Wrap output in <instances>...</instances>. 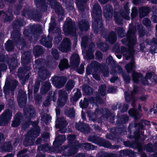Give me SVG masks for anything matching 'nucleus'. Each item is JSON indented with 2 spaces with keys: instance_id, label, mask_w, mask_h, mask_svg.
<instances>
[{
  "instance_id": "1",
  "label": "nucleus",
  "mask_w": 157,
  "mask_h": 157,
  "mask_svg": "<svg viewBox=\"0 0 157 157\" xmlns=\"http://www.w3.org/2000/svg\"><path fill=\"white\" fill-rule=\"evenodd\" d=\"M91 15L92 18L93 19L92 27L94 33L97 34L99 32H100L104 34V37L107 41L111 44H114L117 39V34L113 31H111L109 33L107 31H105L102 18V10L98 3H95L93 5Z\"/></svg>"
},
{
  "instance_id": "2",
  "label": "nucleus",
  "mask_w": 157,
  "mask_h": 157,
  "mask_svg": "<svg viewBox=\"0 0 157 157\" xmlns=\"http://www.w3.org/2000/svg\"><path fill=\"white\" fill-rule=\"evenodd\" d=\"M115 30L119 37L122 38L126 36L121 40L122 44L128 46L129 49H133L134 46L137 43V39L135 35L136 27L134 26L131 27L126 34L124 29L122 27H117L115 28Z\"/></svg>"
},
{
  "instance_id": "3",
  "label": "nucleus",
  "mask_w": 157,
  "mask_h": 157,
  "mask_svg": "<svg viewBox=\"0 0 157 157\" xmlns=\"http://www.w3.org/2000/svg\"><path fill=\"white\" fill-rule=\"evenodd\" d=\"M51 75L48 71L44 67L41 66L39 68L38 77L35 81L33 92L34 94L37 93L40 86V83L47 78H48Z\"/></svg>"
},
{
  "instance_id": "4",
  "label": "nucleus",
  "mask_w": 157,
  "mask_h": 157,
  "mask_svg": "<svg viewBox=\"0 0 157 157\" xmlns=\"http://www.w3.org/2000/svg\"><path fill=\"white\" fill-rule=\"evenodd\" d=\"M31 54L30 52L27 51L25 52L22 55L21 58V64L23 67H21L18 69V77L20 75L22 76L26 73L27 71L30 70V67L27 66V65L30 63Z\"/></svg>"
},
{
  "instance_id": "5",
  "label": "nucleus",
  "mask_w": 157,
  "mask_h": 157,
  "mask_svg": "<svg viewBox=\"0 0 157 157\" xmlns=\"http://www.w3.org/2000/svg\"><path fill=\"white\" fill-rule=\"evenodd\" d=\"M17 57L15 55L9 57L7 54H0V63L6 62L8 65L10 71L14 70L18 67Z\"/></svg>"
},
{
  "instance_id": "6",
  "label": "nucleus",
  "mask_w": 157,
  "mask_h": 157,
  "mask_svg": "<svg viewBox=\"0 0 157 157\" xmlns=\"http://www.w3.org/2000/svg\"><path fill=\"white\" fill-rule=\"evenodd\" d=\"M74 24L72 20L68 21L66 22L63 26V31L66 36H72L77 38L76 33L74 30Z\"/></svg>"
},
{
  "instance_id": "7",
  "label": "nucleus",
  "mask_w": 157,
  "mask_h": 157,
  "mask_svg": "<svg viewBox=\"0 0 157 157\" xmlns=\"http://www.w3.org/2000/svg\"><path fill=\"white\" fill-rule=\"evenodd\" d=\"M52 85L57 89L63 87L67 80V78L63 76H56L51 78Z\"/></svg>"
},
{
  "instance_id": "8",
  "label": "nucleus",
  "mask_w": 157,
  "mask_h": 157,
  "mask_svg": "<svg viewBox=\"0 0 157 157\" xmlns=\"http://www.w3.org/2000/svg\"><path fill=\"white\" fill-rule=\"evenodd\" d=\"M39 32V28L33 24L25 29L23 32V34L24 37L26 39H31L32 37V36L35 35Z\"/></svg>"
},
{
  "instance_id": "9",
  "label": "nucleus",
  "mask_w": 157,
  "mask_h": 157,
  "mask_svg": "<svg viewBox=\"0 0 157 157\" xmlns=\"http://www.w3.org/2000/svg\"><path fill=\"white\" fill-rule=\"evenodd\" d=\"M12 111L7 109L0 116V125L3 126L7 124L12 116Z\"/></svg>"
},
{
  "instance_id": "10",
  "label": "nucleus",
  "mask_w": 157,
  "mask_h": 157,
  "mask_svg": "<svg viewBox=\"0 0 157 157\" xmlns=\"http://www.w3.org/2000/svg\"><path fill=\"white\" fill-rule=\"evenodd\" d=\"M25 116L29 120L25 121L28 126L32 125V121H30L31 118L34 117L36 116V111L34 108L32 106H30L24 109Z\"/></svg>"
},
{
  "instance_id": "11",
  "label": "nucleus",
  "mask_w": 157,
  "mask_h": 157,
  "mask_svg": "<svg viewBox=\"0 0 157 157\" xmlns=\"http://www.w3.org/2000/svg\"><path fill=\"white\" fill-rule=\"evenodd\" d=\"M140 78L141 79V82L144 85H148L149 82L148 80L144 78L143 74L140 72H138L134 71L132 74V79L133 82L138 83L140 82Z\"/></svg>"
},
{
  "instance_id": "12",
  "label": "nucleus",
  "mask_w": 157,
  "mask_h": 157,
  "mask_svg": "<svg viewBox=\"0 0 157 157\" xmlns=\"http://www.w3.org/2000/svg\"><path fill=\"white\" fill-rule=\"evenodd\" d=\"M51 8L54 10L58 15H61L63 13V10L61 4L56 0H48Z\"/></svg>"
},
{
  "instance_id": "13",
  "label": "nucleus",
  "mask_w": 157,
  "mask_h": 157,
  "mask_svg": "<svg viewBox=\"0 0 157 157\" xmlns=\"http://www.w3.org/2000/svg\"><path fill=\"white\" fill-rule=\"evenodd\" d=\"M71 48V42L70 39L67 37L63 39L59 47V50L62 52H67Z\"/></svg>"
},
{
  "instance_id": "14",
  "label": "nucleus",
  "mask_w": 157,
  "mask_h": 157,
  "mask_svg": "<svg viewBox=\"0 0 157 157\" xmlns=\"http://www.w3.org/2000/svg\"><path fill=\"white\" fill-rule=\"evenodd\" d=\"M59 97L57 101V104L59 107H62L65 105L67 99L66 92L62 90L59 92Z\"/></svg>"
},
{
  "instance_id": "15",
  "label": "nucleus",
  "mask_w": 157,
  "mask_h": 157,
  "mask_svg": "<svg viewBox=\"0 0 157 157\" xmlns=\"http://www.w3.org/2000/svg\"><path fill=\"white\" fill-rule=\"evenodd\" d=\"M124 99L126 102L131 105L133 108H135L136 106V99L135 96L133 94H129L128 92L126 91L124 94Z\"/></svg>"
},
{
  "instance_id": "16",
  "label": "nucleus",
  "mask_w": 157,
  "mask_h": 157,
  "mask_svg": "<svg viewBox=\"0 0 157 157\" xmlns=\"http://www.w3.org/2000/svg\"><path fill=\"white\" fill-rule=\"evenodd\" d=\"M75 127L77 129L85 134H88L90 132V128L88 124L85 123H76Z\"/></svg>"
},
{
  "instance_id": "17",
  "label": "nucleus",
  "mask_w": 157,
  "mask_h": 157,
  "mask_svg": "<svg viewBox=\"0 0 157 157\" xmlns=\"http://www.w3.org/2000/svg\"><path fill=\"white\" fill-rule=\"evenodd\" d=\"M113 14V7L110 5H106L103 7V14L105 18L109 20L112 18Z\"/></svg>"
},
{
  "instance_id": "18",
  "label": "nucleus",
  "mask_w": 157,
  "mask_h": 157,
  "mask_svg": "<svg viewBox=\"0 0 157 157\" xmlns=\"http://www.w3.org/2000/svg\"><path fill=\"white\" fill-rule=\"evenodd\" d=\"M36 7L40 11L46 12L48 10V5L45 0H34Z\"/></svg>"
},
{
  "instance_id": "19",
  "label": "nucleus",
  "mask_w": 157,
  "mask_h": 157,
  "mask_svg": "<svg viewBox=\"0 0 157 157\" xmlns=\"http://www.w3.org/2000/svg\"><path fill=\"white\" fill-rule=\"evenodd\" d=\"M17 100L19 106L23 105V104H26L27 100V96L24 92L21 90L18 92L17 97Z\"/></svg>"
},
{
  "instance_id": "20",
  "label": "nucleus",
  "mask_w": 157,
  "mask_h": 157,
  "mask_svg": "<svg viewBox=\"0 0 157 157\" xmlns=\"http://www.w3.org/2000/svg\"><path fill=\"white\" fill-rule=\"evenodd\" d=\"M23 118L22 114L19 112L17 113L15 115L13 120V121L11 126L12 127L16 128L19 126L21 123Z\"/></svg>"
},
{
  "instance_id": "21",
  "label": "nucleus",
  "mask_w": 157,
  "mask_h": 157,
  "mask_svg": "<svg viewBox=\"0 0 157 157\" xmlns=\"http://www.w3.org/2000/svg\"><path fill=\"white\" fill-rule=\"evenodd\" d=\"M41 86L40 88V92L42 94H44L48 92L52 88V86L49 81H47L45 82H41Z\"/></svg>"
},
{
  "instance_id": "22",
  "label": "nucleus",
  "mask_w": 157,
  "mask_h": 157,
  "mask_svg": "<svg viewBox=\"0 0 157 157\" xmlns=\"http://www.w3.org/2000/svg\"><path fill=\"white\" fill-rule=\"evenodd\" d=\"M80 59L78 54L75 53L71 57L70 64L72 67H78L80 63Z\"/></svg>"
},
{
  "instance_id": "23",
  "label": "nucleus",
  "mask_w": 157,
  "mask_h": 157,
  "mask_svg": "<svg viewBox=\"0 0 157 157\" xmlns=\"http://www.w3.org/2000/svg\"><path fill=\"white\" fill-rule=\"evenodd\" d=\"M57 121L58 123L56 125V128L59 129L61 133H64L65 131H63L62 130L63 128L66 127L67 125V121L62 117L58 118Z\"/></svg>"
},
{
  "instance_id": "24",
  "label": "nucleus",
  "mask_w": 157,
  "mask_h": 157,
  "mask_svg": "<svg viewBox=\"0 0 157 157\" xmlns=\"http://www.w3.org/2000/svg\"><path fill=\"white\" fill-rule=\"evenodd\" d=\"M66 140V137L64 135H62L57 137L53 142L54 147L58 148L61 146L63 143Z\"/></svg>"
},
{
  "instance_id": "25",
  "label": "nucleus",
  "mask_w": 157,
  "mask_h": 157,
  "mask_svg": "<svg viewBox=\"0 0 157 157\" xmlns=\"http://www.w3.org/2000/svg\"><path fill=\"white\" fill-rule=\"evenodd\" d=\"M78 27L81 31H87L90 28L89 22L86 20L82 19L79 22Z\"/></svg>"
},
{
  "instance_id": "26",
  "label": "nucleus",
  "mask_w": 157,
  "mask_h": 157,
  "mask_svg": "<svg viewBox=\"0 0 157 157\" xmlns=\"http://www.w3.org/2000/svg\"><path fill=\"white\" fill-rule=\"evenodd\" d=\"M117 120L116 124L119 126H121L127 123L129 120V117L127 115L123 114L117 116Z\"/></svg>"
},
{
  "instance_id": "27",
  "label": "nucleus",
  "mask_w": 157,
  "mask_h": 157,
  "mask_svg": "<svg viewBox=\"0 0 157 157\" xmlns=\"http://www.w3.org/2000/svg\"><path fill=\"white\" fill-rule=\"evenodd\" d=\"M19 29L13 28V31L11 32V37L12 40L15 43L21 37Z\"/></svg>"
},
{
  "instance_id": "28",
  "label": "nucleus",
  "mask_w": 157,
  "mask_h": 157,
  "mask_svg": "<svg viewBox=\"0 0 157 157\" xmlns=\"http://www.w3.org/2000/svg\"><path fill=\"white\" fill-rule=\"evenodd\" d=\"M82 90L84 96H90L92 95L94 90L92 87L90 86L88 84H86L82 85Z\"/></svg>"
},
{
  "instance_id": "29",
  "label": "nucleus",
  "mask_w": 157,
  "mask_h": 157,
  "mask_svg": "<svg viewBox=\"0 0 157 157\" xmlns=\"http://www.w3.org/2000/svg\"><path fill=\"white\" fill-rule=\"evenodd\" d=\"M151 11V8L147 6H142L139 9L140 17L142 18L147 16Z\"/></svg>"
},
{
  "instance_id": "30",
  "label": "nucleus",
  "mask_w": 157,
  "mask_h": 157,
  "mask_svg": "<svg viewBox=\"0 0 157 157\" xmlns=\"http://www.w3.org/2000/svg\"><path fill=\"white\" fill-rule=\"evenodd\" d=\"M33 55L35 57H39L43 54L44 52V48L40 45H36L33 48Z\"/></svg>"
},
{
  "instance_id": "31",
  "label": "nucleus",
  "mask_w": 157,
  "mask_h": 157,
  "mask_svg": "<svg viewBox=\"0 0 157 157\" xmlns=\"http://www.w3.org/2000/svg\"><path fill=\"white\" fill-rule=\"evenodd\" d=\"M128 112L129 115L133 117L135 120H138L141 118L140 112L136 108H131L129 109Z\"/></svg>"
},
{
  "instance_id": "32",
  "label": "nucleus",
  "mask_w": 157,
  "mask_h": 157,
  "mask_svg": "<svg viewBox=\"0 0 157 157\" xmlns=\"http://www.w3.org/2000/svg\"><path fill=\"white\" fill-rule=\"evenodd\" d=\"M100 146L109 148L111 146V143L108 141L99 137L96 144Z\"/></svg>"
},
{
  "instance_id": "33",
  "label": "nucleus",
  "mask_w": 157,
  "mask_h": 157,
  "mask_svg": "<svg viewBox=\"0 0 157 157\" xmlns=\"http://www.w3.org/2000/svg\"><path fill=\"white\" fill-rule=\"evenodd\" d=\"M90 103L93 104H101L103 102L102 98L99 94L96 95L95 97H91L89 98Z\"/></svg>"
},
{
  "instance_id": "34",
  "label": "nucleus",
  "mask_w": 157,
  "mask_h": 157,
  "mask_svg": "<svg viewBox=\"0 0 157 157\" xmlns=\"http://www.w3.org/2000/svg\"><path fill=\"white\" fill-rule=\"evenodd\" d=\"M40 42L41 44L48 48H51L52 46V41L49 40L45 36H42Z\"/></svg>"
},
{
  "instance_id": "35",
  "label": "nucleus",
  "mask_w": 157,
  "mask_h": 157,
  "mask_svg": "<svg viewBox=\"0 0 157 157\" xmlns=\"http://www.w3.org/2000/svg\"><path fill=\"white\" fill-rule=\"evenodd\" d=\"M95 46L93 42H91L88 45H87L88 49L86 51V56L88 59H92L93 58L92 49Z\"/></svg>"
},
{
  "instance_id": "36",
  "label": "nucleus",
  "mask_w": 157,
  "mask_h": 157,
  "mask_svg": "<svg viewBox=\"0 0 157 157\" xmlns=\"http://www.w3.org/2000/svg\"><path fill=\"white\" fill-rule=\"evenodd\" d=\"M58 67L61 71H63L69 67V66L67 59L64 58L61 59L58 65Z\"/></svg>"
},
{
  "instance_id": "37",
  "label": "nucleus",
  "mask_w": 157,
  "mask_h": 157,
  "mask_svg": "<svg viewBox=\"0 0 157 157\" xmlns=\"http://www.w3.org/2000/svg\"><path fill=\"white\" fill-rule=\"evenodd\" d=\"M125 128L124 127H114L111 128V131L113 133L117 136L119 135L123 134L126 131Z\"/></svg>"
},
{
  "instance_id": "38",
  "label": "nucleus",
  "mask_w": 157,
  "mask_h": 157,
  "mask_svg": "<svg viewBox=\"0 0 157 157\" xmlns=\"http://www.w3.org/2000/svg\"><path fill=\"white\" fill-rule=\"evenodd\" d=\"M14 42L12 40H8L5 44V47L6 51L10 52L13 51L14 48Z\"/></svg>"
},
{
  "instance_id": "39",
  "label": "nucleus",
  "mask_w": 157,
  "mask_h": 157,
  "mask_svg": "<svg viewBox=\"0 0 157 157\" xmlns=\"http://www.w3.org/2000/svg\"><path fill=\"white\" fill-rule=\"evenodd\" d=\"M28 132L33 136V138L35 139L40 135V128H33Z\"/></svg>"
},
{
  "instance_id": "40",
  "label": "nucleus",
  "mask_w": 157,
  "mask_h": 157,
  "mask_svg": "<svg viewBox=\"0 0 157 157\" xmlns=\"http://www.w3.org/2000/svg\"><path fill=\"white\" fill-rule=\"evenodd\" d=\"M1 148L5 152H10L13 149V146L10 142H7L4 144Z\"/></svg>"
},
{
  "instance_id": "41",
  "label": "nucleus",
  "mask_w": 157,
  "mask_h": 157,
  "mask_svg": "<svg viewBox=\"0 0 157 157\" xmlns=\"http://www.w3.org/2000/svg\"><path fill=\"white\" fill-rule=\"evenodd\" d=\"M90 103L89 98L88 99L86 98H84L83 101L81 100L79 102V105L80 108L82 109L87 108L89 106V103Z\"/></svg>"
},
{
  "instance_id": "42",
  "label": "nucleus",
  "mask_w": 157,
  "mask_h": 157,
  "mask_svg": "<svg viewBox=\"0 0 157 157\" xmlns=\"http://www.w3.org/2000/svg\"><path fill=\"white\" fill-rule=\"evenodd\" d=\"M32 138L33 136L28 132L25 136L24 141L23 142V144L25 147H27L31 145V138Z\"/></svg>"
},
{
  "instance_id": "43",
  "label": "nucleus",
  "mask_w": 157,
  "mask_h": 157,
  "mask_svg": "<svg viewBox=\"0 0 157 157\" xmlns=\"http://www.w3.org/2000/svg\"><path fill=\"white\" fill-rule=\"evenodd\" d=\"M122 18L118 12H115L114 13V18L115 22L117 25H119L123 24V20Z\"/></svg>"
},
{
  "instance_id": "44",
  "label": "nucleus",
  "mask_w": 157,
  "mask_h": 157,
  "mask_svg": "<svg viewBox=\"0 0 157 157\" xmlns=\"http://www.w3.org/2000/svg\"><path fill=\"white\" fill-rule=\"evenodd\" d=\"M23 25V22L22 19L21 18H17L13 22L12 26L13 28L18 29L17 27H21Z\"/></svg>"
},
{
  "instance_id": "45",
  "label": "nucleus",
  "mask_w": 157,
  "mask_h": 157,
  "mask_svg": "<svg viewBox=\"0 0 157 157\" xmlns=\"http://www.w3.org/2000/svg\"><path fill=\"white\" fill-rule=\"evenodd\" d=\"M92 68L95 72H96L98 71H100L101 70V64L96 61H94L92 62L90 64Z\"/></svg>"
},
{
  "instance_id": "46",
  "label": "nucleus",
  "mask_w": 157,
  "mask_h": 157,
  "mask_svg": "<svg viewBox=\"0 0 157 157\" xmlns=\"http://www.w3.org/2000/svg\"><path fill=\"white\" fill-rule=\"evenodd\" d=\"M56 30L57 31V32H58V35L53 40L54 43L55 44H58L60 42L62 38V35L61 34L60 29L57 28L56 29Z\"/></svg>"
},
{
  "instance_id": "47",
  "label": "nucleus",
  "mask_w": 157,
  "mask_h": 157,
  "mask_svg": "<svg viewBox=\"0 0 157 157\" xmlns=\"http://www.w3.org/2000/svg\"><path fill=\"white\" fill-rule=\"evenodd\" d=\"M14 43L16 45H19L21 49H23L26 46V42L23 37H21Z\"/></svg>"
},
{
  "instance_id": "48",
  "label": "nucleus",
  "mask_w": 157,
  "mask_h": 157,
  "mask_svg": "<svg viewBox=\"0 0 157 157\" xmlns=\"http://www.w3.org/2000/svg\"><path fill=\"white\" fill-rule=\"evenodd\" d=\"M120 153L126 156L132 157L134 155L135 152L131 150L127 149L121 150Z\"/></svg>"
},
{
  "instance_id": "49",
  "label": "nucleus",
  "mask_w": 157,
  "mask_h": 157,
  "mask_svg": "<svg viewBox=\"0 0 157 157\" xmlns=\"http://www.w3.org/2000/svg\"><path fill=\"white\" fill-rule=\"evenodd\" d=\"M65 114L68 117L70 118H74L75 116V111L73 109H71L69 110L66 111Z\"/></svg>"
},
{
  "instance_id": "50",
  "label": "nucleus",
  "mask_w": 157,
  "mask_h": 157,
  "mask_svg": "<svg viewBox=\"0 0 157 157\" xmlns=\"http://www.w3.org/2000/svg\"><path fill=\"white\" fill-rule=\"evenodd\" d=\"M76 136L75 134H69L67 137V140L68 141V143L69 145L72 144L73 143L75 142V140L76 139Z\"/></svg>"
},
{
  "instance_id": "51",
  "label": "nucleus",
  "mask_w": 157,
  "mask_h": 157,
  "mask_svg": "<svg viewBox=\"0 0 157 157\" xmlns=\"http://www.w3.org/2000/svg\"><path fill=\"white\" fill-rule=\"evenodd\" d=\"M5 16L4 18V21L5 22H10L13 19V15L12 13L8 12L5 13Z\"/></svg>"
},
{
  "instance_id": "52",
  "label": "nucleus",
  "mask_w": 157,
  "mask_h": 157,
  "mask_svg": "<svg viewBox=\"0 0 157 157\" xmlns=\"http://www.w3.org/2000/svg\"><path fill=\"white\" fill-rule=\"evenodd\" d=\"M33 11L34 10L24 9L22 12V15L23 17H26L27 16L32 17Z\"/></svg>"
},
{
  "instance_id": "53",
  "label": "nucleus",
  "mask_w": 157,
  "mask_h": 157,
  "mask_svg": "<svg viewBox=\"0 0 157 157\" xmlns=\"http://www.w3.org/2000/svg\"><path fill=\"white\" fill-rule=\"evenodd\" d=\"M18 83V82L17 80H14L11 84L10 87V91L13 95H14V90L17 88Z\"/></svg>"
},
{
  "instance_id": "54",
  "label": "nucleus",
  "mask_w": 157,
  "mask_h": 157,
  "mask_svg": "<svg viewBox=\"0 0 157 157\" xmlns=\"http://www.w3.org/2000/svg\"><path fill=\"white\" fill-rule=\"evenodd\" d=\"M74 84L73 82L71 80L68 81L65 86L66 90L67 91H71L74 87Z\"/></svg>"
},
{
  "instance_id": "55",
  "label": "nucleus",
  "mask_w": 157,
  "mask_h": 157,
  "mask_svg": "<svg viewBox=\"0 0 157 157\" xmlns=\"http://www.w3.org/2000/svg\"><path fill=\"white\" fill-rule=\"evenodd\" d=\"M122 76L124 82L126 84H129L131 78L129 75L126 72H122Z\"/></svg>"
},
{
  "instance_id": "56",
  "label": "nucleus",
  "mask_w": 157,
  "mask_h": 157,
  "mask_svg": "<svg viewBox=\"0 0 157 157\" xmlns=\"http://www.w3.org/2000/svg\"><path fill=\"white\" fill-rule=\"evenodd\" d=\"M106 86L105 84L101 85L99 87L98 91L101 95L104 96L105 94Z\"/></svg>"
},
{
  "instance_id": "57",
  "label": "nucleus",
  "mask_w": 157,
  "mask_h": 157,
  "mask_svg": "<svg viewBox=\"0 0 157 157\" xmlns=\"http://www.w3.org/2000/svg\"><path fill=\"white\" fill-rule=\"evenodd\" d=\"M89 37L87 36H84L82 38L81 43V46L84 48L87 47L88 45Z\"/></svg>"
},
{
  "instance_id": "58",
  "label": "nucleus",
  "mask_w": 157,
  "mask_h": 157,
  "mask_svg": "<svg viewBox=\"0 0 157 157\" xmlns=\"http://www.w3.org/2000/svg\"><path fill=\"white\" fill-rule=\"evenodd\" d=\"M125 68L127 72L128 73H131L134 68H135V66L131 64L130 63H128L125 66Z\"/></svg>"
},
{
  "instance_id": "59",
  "label": "nucleus",
  "mask_w": 157,
  "mask_h": 157,
  "mask_svg": "<svg viewBox=\"0 0 157 157\" xmlns=\"http://www.w3.org/2000/svg\"><path fill=\"white\" fill-rule=\"evenodd\" d=\"M81 96L82 94L80 90L78 89L77 92L75 93L74 95L73 101L74 102H76Z\"/></svg>"
},
{
  "instance_id": "60",
  "label": "nucleus",
  "mask_w": 157,
  "mask_h": 157,
  "mask_svg": "<svg viewBox=\"0 0 157 157\" xmlns=\"http://www.w3.org/2000/svg\"><path fill=\"white\" fill-rule=\"evenodd\" d=\"M22 7V5H21V4H18L17 5L15 6L14 11V14L16 15H19L20 14V11Z\"/></svg>"
},
{
  "instance_id": "61",
  "label": "nucleus",
  "mask_w": 157,
  "mask_h": 157,
  "mask_svg": "<svg viewBox=\"0 0 157 157\" xmlns=\"http://www.w3.org/2000/svg\"><path fill=\"white\" fill-rule=\"evenodd\" d=\"M138 14V10L136 7H133L132 9V12L131 13V18L132 20L135 18Z\"/></svg>"
},
{
  "instance_id": "62",
  "label": "nucleus",
  "mask_w": 157,
  "mask_h": 157,
  "mask_svg": "<svg viewBox=\"0 0 157 157\" xmlns=\"http://www.w3.org/2000/svg\"><path fill=\"white\" fill-rule=\"evenodd\" d=\"M99 137L95 135H90L88 136V141L96 144Z\"/></svg>"
},
{
  "instance_id": "63",
  "label": "nucleus",
  "mask_w": 157,
  "mask_h": 157,
  "mask_svg": "<svg viewBox=\"0 0 157 157\" xmlns=\"http://www.w3.org/2000/svg\"><path fill=\"white\" fill-rule=\"evenodd\" d=\"M66 7L68 11H71L75 10L73 3L70 2H66Z\"/></svg>"
},
{
  "instance_id": "64",
  "label": "nucleus",
  "mask_w": 157,
  "mask_h": 157,
  "mask_svg": "<svg viewBox=\"0 0 157 157\" xmlns=\"http://www.w3.org/2000/svg\"><path fill=\"white\" fill-rule=\"evenodd\" d=\"M41 17L40 13L39 11L34 10L32 17L35 19L37 20H39Z\"/></svg>"
}]
</instances>
